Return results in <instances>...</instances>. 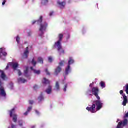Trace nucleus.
<instances>
[{
	"label": "nucleus",
	"instance_id": "412c9836",
	"mask_svg": "<svg viewBox=\"0 0 128 128\" xmlns=\"http://www.w3.org/2000/svg\"><path fill=\"white\" fill-rule=\"evenodd\" d=\"M31 64H32L34 66H36L38 62H36V61L34 58H33L32 61L31 62Z\"/></svg>",
	"mask_w": 128,
	"mask_h": 128
},
{
	"label": "nucleus",
	"instance_id": "c756f323",
	"mask_svg": "<svg viewBox=\"0 0 128 128\" xmlns=\"http://www.w3.org/2000/svg\"><path fill=\"white\" fill-rule=\"evenodd\" d=\"M46 72L47 76H50V72H48V69L46 70Z\"/></svg>",
	"mask_w": 128,
	"mask_h": 128
},
{
	"label": "nucleus",
	"instance_id": "de8ad7c7",
	"mask_svg": "<svg viewBox=\"0 0 128 128\" xmlns=\"http://www.w3.org/2000/svg\"><path fill=\"white\" fill-rule=\"evenodd\" d=\"M44 2H48V0H44Z\"/></svg>",
	"mask_w": 128,
	"mask_h": 128
},
{
	"label": "nucleus",
	"instance_id": "9d476101",
	"mask_svg": "<svg viewBox=\"0 0 128 128\" xmlns=\"http://www.w3.org/2000/svg\"><path fill=\"white\" fill-rule=\"evenodd\" d=\"M28 47H27L24 51V52L23 54V58H28V54H30V52L28 51Z\"/></svg>",
	"mask_w": 128,
	"mask_h": 128
},
{
	"label": "nucleus",
	"instance_id": "473e14b6",
	"mask_svg": "<svg viewBox=\"0 0 128 128\" xmlns=\"http://www.w3.org/2000/svg\"><path fill=\"white\" fill-rule=\"evenodd\" d=\"M126 94H128V84H127L126 85Z\"/></svg>",
	"mask_w": 128,
	"mask_h": 128
},
{
	"label": "nucleus",
	"instance_id": "5fc2aeb1",
	"mask_svg": "<svg viewBox=\"0 0 128 128\" xmlns=\"http://www.w3.org/2000/svg\"><path fill=\"white\" fill-rule=\"evenodd\" d=\"M64 80H66V76H64Z\"/></svg>",
	"mask_w": 128,
	"mask_h": 128
},
{
	"label": "nucleus",
	"instance_id": "2f4dec72",
	"mask_svg": "<svg viewBox=\"0 0 128 128\" xmlns=\"http://www.w3.org/2000/svg\"><path fill=\"white\" fill-rule=\"evenodd\" d=\"M49 62H52V56H50L48 58Z\"/></svg>",
	"mask_w": 128,
	"mask_h": 128
},
{
	"label": "nucleus",
	"instance_id": "f257e3e1",
	"mask_svg": "<svg viewBox=\"0 0 128 128\" xmlns=\"http://www.w3.org/2000/svg\"><path fill=\"white\" fill-rule=\"evenodd\" d=\"M104 106V104L101 100H94L91 107H87L86 110L88 112H90L92 114H96V112L100 110Z\"/></svg>",
	"mask_w": 128,
	"mask_h": 128
},
{
	"label": "nucleus",
	"instance_id": "ea45409f",
	"mask_svg": "<svg viewBox=\"0 0 128 128\" xmlns=\"http://www.w3.org/2000/svg\"><path fill=\"white\" fill-rule=\"evenodd\" d=\"M30 70H32L34 72V70H36L34 69V67H30Z\"/></svg>",
	"mask_w": 128,
	"mask_h": 128
},
{
	"label": "nucleus",
	"instance_id": "79ce46f5",
	"mask_svg": "<svg viewBox=\"0 0 128 128\" xmlns=\"http://www.w3.org/2000/svg\"><path fill=\"white\" fill-rule=\"evenodd\" d=\"M28 111L24 114V116H28Z\"/></svg>",
	"mask_w": 128,
	"mask_h": 128
},
{
	"label": "nucleus",
	"instance_id": "c85d7f7f",
	"mask_svg": "<svg viewBox=\"0 0 128 128\" xmlns=\"http://www.w3.org/2000/svg\"><path fill=\"white\" fill-rule=\"evenodd\" d=\"M18 122L19 126H23L22 120H20Z\"/></svg>",
	"mask_w": 128,
	"mask_h": 128
},
{
	"label": "nucleus",
	"instance_id": "c03bdc74",
	"mask_svg": "<svg viewBox=\"0 0 128 128\" xmlns=\"http://www.w3.org/2000/svg\"><path fill=\"white\" fill-rule=\"evenodd\" d=\"M34 90H36L38 88V86L35 85L34 86Z\"/></svg>",
	"mask_w": 128,
	"mask_h": 128
},
{
	"label": "nucleus",
	"instance_id": "3c124183",
	"mask_svg": "<svg viewBox=\"0 0 128 128\" xmlns=\"http://www.w3.org/2000/svg\"><path fill=\"white\" fill-rule=\"evenodd\" d=\"M32 128H36V126H32Z\"/></svg>",
	"mask_w": 128,
	"mask_h": 128
},
{
	"label": "nucleus",
	"instance_id": "cd10ccee",
	"mask_svg": "<svg viewBox=\"0 0 128 128\" xmlns=\"http://www.w3.org/2000/svg\"><path fill=\"white\" fill-rule=\"evenodd\" d=\"M59 64L60 66H64V60L61 61L59 63Z\"/></svg>",
	"mask_w": 128,
	"mask_h": 128
},
{
	"label": "nucleus",
	"instance_id": "72a5a7b5",
	"mask_svg": "<svg viewBox=\"0 0 128 128\" xmlns=\"http://www.w3.org/2000/svg\"><path fill=\"white\" fill-rule=\"evenodd\" d=\"M18 74L19 76H22V72H20V70H18Z\"/></svg>",
	"mask_w": 128,
	"mask_h": 128
},
{
	"label": "nucleus",
	"instance_id": "864d4df0",
	"mask_svg": "<svg viewBox=\"0 0 128 128\" xmlns=\"http://www.w3.org/2000/svg\"><path fill=\"white\" fill-rule=\"evenodd\" d=\"M29 36H30V33H28Z\"/></svg>",
	"mask_w": 128,
	"mask_h": 128
},
{
	"label": "nucleus",
	"instance_id": "58836bf2",
	"mask_svg": "<svg viewBox=\"0 0 128 128\" xmlns=\"http://www.w3.org/2000/svg\"><path fill=\"white\" fill-rule=\"evenodd\" d=\"M12 128H16V125L12 124Z\"/></svg>",
	"mask_w": 128,
	"mask_h": 128
},
{
	"label": "nucleus",
	"instance_id": "7c9ffc66",
	"mask_svg": "<svg viewBox=\"0 0 128 128\" xmlns=\"http://www.w3.org/2000/svg\"><path fill=\"white\" fill-rule=\"evenodd\" d=\"M32 110V106H30L29 108H28L27 112H30Z\"/></svg>",
	"mask_w": 128,
	"mask_h": 128
},
{
	"label": "nucleus",
	"instance_id": "bb28decb",
	"mask_svg": "<svg viewBox=\"0 0 128 128\" xmlns=\"http://www.w3.org/2000/svg\"><path fill=\"white\" fill-rule=\"evenodd\" d=\"M20 38L19 36H18L16 38V42L18 44H20Z\"/></svg>",
	"mask_w": 128,
	"mask_h": 128
},
{
	"label": "nucleus",
	"instance_id": "5701e85b",
	"mask_svg": "<svg viewBox=\"0 0 128 128\" xmlns=\"http://www.w3.org/2000/svg\"><path fill=\"white\" fill-rule=\"evenodd\" d=\"M16 109L14 108L12 109L10 111V118H12V116L14 114V110Z\"/></svg>",
	"mask_w": 128,
	"mask_h": 128
},
{
	"label": "nucleus",
	"instance_id": "ddd939ff",
	"mask_svg": "<svg viewBox=\"0 0 128 128\" xmlns=\"http://www.w3.org/2000/svg\"><path fill=\"white\" fill-rule=\"evenodd\" d=\"M10 66H12L13 70H16V68H18V63H11Z\"/></svg>",
	"mask_w": 128,
	"mask_h": 128
},
{
	"label": "nucleus",
	"instance_id": "4be33fe9",
	"mask_svg": "<svg viewBox=\"0 0 128 128\" xmlns=\"http://www.w3.org/2000/svg\"><path fill=\"white\" fill-rule=\"evenodd\" d=\"M100 85L101 88H106V82L102 81L100 83Z\"/></svg>",
	"mask_w": 128,
	"mask_h": 128
},
{
	"label": "nucleus",
	"instance_id": "f8f14e48",
	"mask_svg": "<svg viewBox=\"0 0 128 128\" xmlns=\"http://www.w3.org/2000/svg\"><path fill=\"white\" fill-rule=\"evenodd\" d=\"M122 96L124 98V101H123V106H126V104H128V97L126 96V94H124L122 95Z\"/></svg>",
	"mask_w": 128,
	"mask_h": 128
},
{
	"label": "nucleus",
	"instance_id": "393cba45",
	"mask_svg": "<svg viewBox=\"0 0 128 128\" xmlns=\"http://www.w3.org/2000/svg\"><path fill=\"white\" fill-rule=\"evenodd\" d=\"M56 88L57 90H60V83L58 82H56Z\"/></svg>",
	"mask_w": 128,
	"mask_h": 128
},
{
	"label": "nucleus",
	"instance_id": "a19ab883",
	"mask_svg": "<svg viewBox=\"0 0 128 128\" xmlns=\"http://www.w3.org/2000/svg\"><path fill=\"white\" fill-rule=\"evenodd\" d=\"M53 14H54V12H51L50 14V16H52Z\"/></svg>",
	"mask_w": 128,
	"mask_h": 128
},
{
	"label": "nucleus",
	"instance_id": "37998d69",
	"mask_svg": "<svg viewBox=\"0 0 128 128\" xmlns=\"http://www.w3.org/2000/svg\"><path fill=\"white\" fill-rule=\"evenodd\" d=\"M30 104H34V101L30 100Z\"/></svg>",
	"mask_w": 128,
	"mask_h": 128
},
{
	"label": "nucleus",
	"instance_id": "7ed1b4c3",
	"mask_svg": "<svg viewBox=\"0 0 128 128\" xmlns=\"http://www.w3.org/2000/svg\"><path fill=\"white\" fill-rule=\"evenodd\" d=\"M68 66L67 68H66L65 70V76H68L70 72H72L70 70V65L74 64V60H72V58H70L68 62Z\"/></svg>",
	"mask_w": 128,
	"mask_h": 128
},
{
	"label": "nucleus",
	"instance_id": "a878e982",
	"mask_svg": "<svg viewBox=\"0 0 128 128\" xmlns=\"http://www.w3.org/2000/svg\"><path fill=\"white\" fill-rule=\"evenodd\" d=\"M34 74L39 76V74H40V70H34Z\"/></svg>",
	"mask_w": 128,
	"mask_h": 128
},
{
	"label": "nucleus",
	"instance_id": "2eb2a0df",
	"mask_svg": "<svg viewBox=\"0 0 128 128\" xmlns=\"http://www.w3.org/2000/svg\"><path fill=\"white\" fill-rule=\"evenodd\" d=\"M60 72H62V68H60V66H58V67H57V68L55 70V74L56 76H58V74H60Z\"/></svg>",
	"mask_w": 128,
	"mask_h": 128
},
{
	"label": "nucleus",
	"instance_id": "1a4fd4ad",
	"mask_svg": "<svg viewBox=\"0 0 128 128\" xmlns=\"http://www.w3.org/2000/svg\"><path fill=\"white\" fill-rule=\"evenodd\" d=\"M42 18H43L42 16H40L38 20L33 21L32 24L34 26V24H36V23L38 24H42Z\"/></svg>",
	"mask_w": 128,
	"mask_h": 128
},
{
	"label": "nucleus",
	"instance_id": "f03ea898",
	"mask_svg": "<svg viewBox=\"0 0 128 128\" xmlns=\"http://www.w3.org/2000/svg\"><path fill=\"white\" fill-rule=\"evenodd\" d=\"M58 38L59 40L55 44L54 46L58 47V52L60 54V56H62V54H64V50L62 48V38H64V34H60Z\"/></svg>",
	"mask_w": 128,
	"mask_h": 128
},
{
	"label": "nucleus",
	"instance_id": "4c0bfd02",
	"mask_svg": "<svg viewBox=\"0 0 128 128\" xmlns=\"http://www.w3.org/2000/svg\"><path fill=\"white\" fill-rule=\"evenodd\" d=\"M128 118V112L124 116V118Z\"/></svg>",
	"mask_w": 128,
	"mask_h": 128
},
{
	"label": "nucleus",
	"instance_id": "4468645a",
	"mask_svg": "<svg viewBox=\"0 0 128 128\" xmlns=\"http://www.w3.org/2000/svg\"><path fill=\"white\" fill-rule=\"evenodd\" d=\"M58 4L60 6V8H64V6H66V2H60V1H58Z\"/></svg>",
	"mask_w": 128,
	"mask_h": 128
},
{
	"label": "nucleus",
	"instance_id": "a18cd8bd",
	"mask_svg": "<svg viewBox=\"0 0 128 128\" xmlns=\"http://www.w3.org/2000/svg\"><path fill=\"white\" fill-rule=\"evenodd\" d=\"M36 114H38V115L40 114V112L38 111V110H36Z\"/></svg>",
	"mask_w": 128,
	"mask_h": 128
},
{
	"label": "nucleus",
	"instance_id": "f3484780",
	"mask_svg": "<svg viewBox=\"0 0 128 128\" xmlns=\"http://www.w3.org/2000/svg\"><path fill=\"white\" fill-rule=\"evenodd\" d=\"M43 84H50V81H49L46 78H44V80L42 81Z\"/></svg>",
	"mask_w": 128,
	"mask_h": 128
},
{
	"label": "nucleus",
	"instance_id": "09e8293b",
	"mask_svg": "<svg viewBox=\"0 0 128 128\" xmlns=\"http://www.w3.org/2000/svg\"><path fill=\"white\" fill-rule=\"evenodd\" d=\"M8 68H10V66H8V65L6 66V70H8Z\"/></svg>",
	"mask_w": 128,
	"mask_h": 128
},
{
	"label": "nucleus",
	"instance_id": "603ef678",
	"mask_svg": "<svg viewBox=\"0 0 128 128\" xmlns=\"http://www.w3.org/2000/svg\"><path fill=\"white\" fill-rule=\"evenodd\" d=\"M28 44V42H24V44Z\"/></svg>",
	"mask_w": 128,
	"mask_h": 128
},
{
	"label": "nucleus",
	"instance_id": "39448f33",
	"mask_svg": "<svg viewBox=\"0 0 128 128\" xmlns=\"http://www.w3.org/2000/svg\"><path fill=\"white\" fill-rule=\"evenodd\" d=\"M48 24L46 22H44V24H40V26L39 30L40 32H41V34H40V36H44V32H46V28H48Z\"/></svg>",
	"mask_w": 128,
	"mask_h": 128
},
{
	"label": "nucleus",
	"instance_id": "423d86ee",
	"mask_svg": "<svg viewBox=\"0 0 128 128\" xmlns=\"http://www.w3.org/2000/svg\"><path fill=\"white\" fill-rule=\"evenodd\" d=\"M0 96H6V93L4 91V83L2 82V80L0 79Z\"/></svg>",
	"mask_w": 128,
	"mask_h": 128
},
{
	"label": "nucleus",
	"instance_id": "f704fd0d",
	"mask_svg": "<svg viewBox=\"0 0 128 128\" xmlns=\"http://www.w3.org/2000/svg\"><path fill=\"white\" fill-rule=\"evenodd\" d=\"M2 54H3L4 56H8V53H6V52H3L2 53Z\"/></svg>",
	"mask_w": 128,
	"mask_h": 128
},
{
	"label": "nucleus",
	"instance_id": "dca6fc26",
	"mask_svg": "<svg viewBox=\"0 0 128 128\" xmlns=\"http://www.w3.org/2000/svg\"><path fill=\"white\" fill-rule=\"evenodd\" d=\"M52 86H48V88H47L46 90V92L48 94H52Z\"/></svg>",
	"mask_w": 128,
	"mask_h": 128
},
{
	"label": "nucleus",
	"instance_id": "20e7f679",
	"mask_svg": "<svg viewBox=\"0 0 128 128\" xmlns=\"http://www.w3.org/2000/svg\"><path fill=\"white\" fill-rule=\"evenodd\" d=\"M92 94L98 100H100V98L98 96V94H100V89L98 87H94L92 88Z\"/></svg>",
	"mask_w": 128,
	"mask_h": 128
},
{
	"label": "nucleus",
	"instance_id": "6ab92c4d",
	"mask_svg": "<svg viewBox=\"0 0 128 128\" xmlns=\"http://www.w3.org/2000/svg\"><path fill=\"white\" fill-rule=\"evenodd\" d=\"M13 122L15 123L18 122V115L16 114L13 115Z\"/></svg>",
	"mask_w": 128,
	"mask_h": 128
},
{
	"label": "nucleus",
	"instance_id": "9b49d317",
	"mask_svg": "<svg viewBox=\"0 0 128 128\" xmlns=\"http://www.w3.org/2000/svg\"><path fill=\"white\" fill-rule=\"evenodd\" d=\"M24 76L28 80H30V76L28 74V67H26V70L24 71Z\"/></svg>",
	"mask_w": 128,
	"mask_h": 128
},
{
	"label": "nucleus",
	"instance_id": "b1692460",
	"mask_svg": "<svg viewBox=\"0 0 128 128\" xmlns=\"http://www.w3.org/2000/svg\"><path fill=\"white\" fill-rule=\"evenodd\" d=\"M38 62L39 64H44V59L42 57L38 58Z\"/></svg>",
	"mask_w": 128,
	"mask_h": 128
},
{
	"label": "nucleus",
	"instance_id": "a211bd4d",
	"mask_svg": "<svg viewBox=\"0 0 128 128\" xmlns=\"http://www.w3.org/2000/svg\"><path fill=\"white\" fill-rule=\"evenodd\" d=\"M18 82H21V84H24L25 82H26V80L22 78H20L18 79Z\"/></svg>",
	"mask_w": 128,
	"mask_h": 128
},
{
	"label": "nucleus",
	"instance_id": "8fccbe9b",
	"mask_svg": "<svg viewBox=\"0 0 128 128\" xmlns=\"http://www.w3.org/2000/svg\"><path fill=\"white\" fill-rule=\"evenodd\" d=\"M0 58H2V53H0Z\"/></svg>",
	"mask_w": 128,
	"mask_h": 128
},
{
	"label": "nucleus",
	"instance_id": "49530a36",
	"mask_svg": "<svg viewBox=\"0 0 128 128\" xmlns=\"http://www.w3.org/2000/svg\"><path fill=\"white\" fill-rule=\"evenodd\" d=\"M120 94H124V91L123 90H120Z\"/></svg>",
	"mask_w": 128,
	"mask_h": 128
},
{
	"label": "nucleus",
	"instance_id": "e433bc0d",
	"mask_svg": "<svg viewBox=\"0 0 128 128\" xmlns=\"http://www.w3.org/2000/svg\"><path fill=\"white\" fill-rule=\"evenodd\" d=\"M6 0H4V2H2V6H4L6 4Z\"/></svg>",
	"mask_w": 128,
	"mask_h": 128
},
{
	"label": "nucleus",
	"instance_id": "6e6552de",
	"mask_svg": "<svg viewBox=\"0 0 128 128\" xmlns=\"http://www.w3.org/2000/svg\"><path fill=\"white\" fill-rule=\"evenodd\" d=\"M0 72L1 73L0 74V78L2 80H8V76H6V73H4V71H2V70H0Z\"/></svg>",
	"mask_w": 128,
	"mask_h": 128
},
{
	"label": "nucleus",
	"instance_id": "c9c22d12",
	"mask_svg": "<svg viewBox=\"0 0 128 128\" xmlns=\"http://www.w3.org/2000/svg\"><path fill=\"white\" fill-rule=\"evenodd\" d=\"M68 88V84H66L65 85V87H64V92H66V89Z\"/></svg>",
	"mask_w": 128,
	"mask_h": 128
},
{
	"label": "nucleus",
	"instance_id": "aec40b11",
	"mask_svg": "<svg viewBox=\"0 0 128 128\" xmlns=\"http://www.w3.org/2000/svg\"><path fill=\"white\" fill-rule=\"evenodd\" d=\"M38 102H42L44 100V96H42V94L40 97L38 98Z\"/></svg>",
	"mask_w": 128,
	"mask_h": 128
},
{
	"label": "nucleus",
	"instance_id": "0eeeda50",
	"mask_svg": "<svg viewBox=\"0 0 128 128\" xmlns=\"http://www.w3.org/2000/svg\"><path fill=\"white\" fill-rule=\"evenodd\" d=\"M128 124V119H125L123 122H120L118 124V125L116 128H124V126H127Z\"/></svg>",
	"mask_w": 128,
	"mask_h": 128
}]
</instances>
